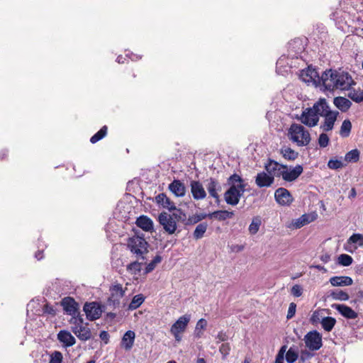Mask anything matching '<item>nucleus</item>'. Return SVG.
<instances>
[{
	"instance_id": "338daca9",
	"label": "nucleus",
	"mask_w": 363,
	"mask_h": 363,
	"mask_svg": "<svg viewBox=\"0 0 363 363\" xmlns=\"http://www.w3.org/2000/svg\"><path fill=\"white\" fill-rule=\"evenodd\" d=\"M357 196V192H356V190L354 188H352V189L350 190V194H349V198L350 199H354Z\"/></svg>"
},
{
	"instance_id": "2eb2a0df",
	"label": "nucleus",
	"mask_w": 363,
	"mask_h": 363,
	"mask_svg": "<svg viewBox=\"0 0 363 363\" xmlns=\"http://www.w3.org/2000/svg\"><path fill=\"white\" fill-rule=\"evenodd\" d=\"M83 309L89 320H96L101 315V309L95 302L86 303Z\"/></svg>"
},
{
	"instance_id": "7c9ffc66",
	"label": "nucleus",
	"mask_w": 363,
	"mask_h": 363,
	"mask_svg": "<svg viewBox=\"0 0 363 363\" xmlns=\"http://www.w3.org/2000/svg\"><path fill=\"white\" fill-rule=\"evenodd\" d=\"M145 301V296L140 294L133 296L131 302L128 305V309L133 311L139 308Z\"/></svg>"
},
{
	"instance_id": "5fc2aeb1",
	"label": "nucleus",
	"mask_w": 363,
	"mask_h": 363,
	"mask_svg": "<svg viewBox=\"0 0 363 363\" xmlns=\"http://www.w3.org/2000/svg\"><path fill=\"white\" fill-rule=\"evenodd\" d=\"M230 185L246 184L244 180L237 174H234L229 178Z\"/></svg>"
},
{
	"instance_id": "69168bd1",
	"label": "nucleus",
	"mask_w": 363,
	"mask_h": 363,
	"mask_svg": "<svg viewBox=\"0 0 363 363\" xmlns=\"http://www.w3.org/2000/svg\"><path fill=\"white\" fill-rule=\"evenodd\" d=\"M286 348H287V346H286V345H283V346L280 348V350H279V352H278V354H279V355H282V356H284V357L285 353H286Z\"/></svg>"
},
{
	"instance_id": "9b49d317",
	"label": "nucleus",
	"mask_w": 363,
	"mask_h": 363,
	"mask_svg": "<svg viewBox=\"0 0 363 363\" xmlns=\"http://www.w3.org/2000/svg\"><path fill=\"white\" fill-rule=\"evenodd\" d=\"M274 199L277 203L281 206H290L294 201V198L289 191L282 187L275 191Z\"/></svg>"
},
{
	"instance_id": "f3484780",
	"label": "nucleus",
	"mask_w": 363,
	"mask_h": 363,
	"mask_svg": "<svg viewBox=\"0 0 363 363\" xmlns=\"http://www.w3.org/2000/svg\"><path fill=\"white\" fill-rule=\"evenodd\" d=\"M302 172L303 167L301 165H297L292 169H289L286 165V169L284 170L281 177L285 181L291 182L298 178Z\"/></svg>"
},
{
	"instance_id": "bf43d9fd",
	"label": "nucleus",
	"mask_w": 363,
	"mask_h": 363,
	"mask_svg": "<svg viewBox=\"0 0 363 363\" xmlns=\"http://www.w3.org/2000/svg\"><path fill=\"white\" fill-rule=\"evenodd\" d=\"M296 304L294 303H291L289 304L288 313H287V315H286L287 319H291V318H293L294 316L295 313H296Z\"/></svg>"
},
{
	"instance_id": "aec40b11",
	"label": "nucleus",
	"mask_w": 363,
	"mask_h": 363,
	"mask_svg": "<svg viewBox=\"0 0 363 363\" xmlns=\"http://www.w3.org/2000/svg\"><path fill=\"white\" fill-rule=\"evenodd\" d=\"M72 331L76 335V336L82 341H86L91 337V333L89 328L82 324L79 328L71 327Z\"/></svg>"
},
{
	"instance_id": "4c0bfd02",
	"label": "nucleus",
	"mask_w": 363,
	"mask_h": 363,
	"mask_svg": "<svg viewBox=\"0 0 363 363\" xmlns=\"http://www.w3.org/2000/svg\"><path fill=\"white\" fill-rule=\"evenodd\" d=\"M206 218H208V214L207 213H199V214H195L191 216H189L187 218V220L185 223V225H194L203 219H205Z\"/></svg>"
},
{
	"instance_id": "412c9836",
	"label": "nucleus",
	"mask_w": 363,
	"mask_h": 363,
	"mask_svg": "<svg viewBox=\"0 0 363 363\" xmlns=\"http://www.w3.org/2000/svg\"><path fill=\"white\" fill-rule=\"evenodd\" d=\"M191 191L194 199L200 200L206 197V194L199 182L193 181L191 183Z\"/></svg>"
},
{
	"instance_id": "603ef678",
	"label": "nucleus",
	"mask_w": 363,
	"mask_h": 363,
	"mask_svg": "<svg viewBox=\"0 0 363 363\" xmlns=\"http://www.w3.org/2000/svg\"><path fill=\"white\" fill-rule=\"evenodd\" d=\"M175 211L171 216H173L174 219H177V221L185 222L187 220L186 213L181 209H173Z\"/></svg>"
},
{
	"instance_id": "393cba45",
	"label": "nucleus",
	"mask_w": 363,
	"mask_h": 363,
	"mask_svg": "<svg viewBox=\"0 0 363 363\" xmlns=\"http://www.w3.org/2000/svg\"><path fill=\"white\" fill-rule=\"evenodd\" d=\"M135 333L132 330H128L122 337L121 345L125 350H130L134 344Z\"/></svg>"
},
{
	"instance_id": "cd10ccee",
	"label": "nucleus",
	"mask_w": 363,
	"mask_h": 363,
	"mask_svg": "<svg viewBox=\"0 0 363 363\" xmlns=\"http://www.w3.org/2000/svg\"><path fill=\"white\" fill-rule=\"evenodd\" d=\"M315 219L313 216L309 214H303L300 218L296 219L291 224L292 227L296 229L301 228V227L310 223Z\"/></svg>"
},
{
	"instance_id": "39448f33",
	"label": "nucleus",
	"mask_w": 363,
	"mask_h": 363,
	"mask_svg": "<svg viewBox=\"0 0 363 363\" xmlns=\"http://www.w3.org/2000/svg\"><path fill=\"white\" fill-rule=\"evenodd\" d=\"M247 184L230 185L224 194L225 201L231 206L237 205L245 191Z\"/></svg>"
},
{
	"instance_id": "3c124183",
	"label": "nucleus",
	"mask_w": 363,
	"mask_h": 363,
	"mask_svg": "<svg viewBox=\"0 0 363 363\" xmlns=\"http://www.w3.org/2000/svg\"><path fill=\"white\" fill-rule=\"evenodd\" d=\"M323 311L317 310L313 313V314L310 318V321L312 324L314 325V324H317L318 323H321L322 318H324V317L323 316Z\"/></svg>"
},
{
	"instance_id": "6e6552de",
	"label": "nucleus",
	"mask_w": 363,
	"mask_h": 363,
	"mask_svg": "<svg viewBox=\"0 0 363 363\" xmlns=\"http://www.w3.org/2000/svg\"><path fill=\"white\" fill-rule=\"evenodd\" d=\"M306 346L311 351L319 350L322 345V336L317 330L308 332L304 337Z\"/></svg>"
},
{
	"instance_id": "20e7f679",
	"label": "nucleus",
	"mask_w": 363,
	"mask_h": 363,
	"mask_svg": "<svg viewBox=\"0 0 363 363\" xmlns=\"http://www.w3.org/2000/svg\"><path fill=\"white\" fill-rule=\"evenodd\" d=\"M127 245L130 252L138 258L144 259V255L148 252L147 247L149 245L143 236L135 235L130 238Z\"/></svg>"
},
{
	"instance_id": "5701e85b",
	"label": "nucleus",
	"mask_w": 363,
	"mask_h": 363,
	"mask_svg": "<svg viewBox=\"0 0 363 363\" xmlns=\"http://www.w3.org/2000/svg\"><path fill=\"white\" fill-rule=\"evenodd\" d=\"M138 227L146 232H152L154 228L152 220L147 216H140L135 221Z\"/></svg>"
},
{
	"instance_id": "6ab92c4d",
	"label": "nucleus",
	"mask_w": 363,
	"mask_h": 363,
	"mask_svg": "<svg viewBox=\"0 0 363 363\" xmlns=\"http://www.w3.org/2000/svg\"><path fill=\"white\" fill-rule=\"evenodd\" d=\"M168 189L177 197H182L186 193V187L184 184L179 179H174L171 184H169Z\"/></svg>"
},
{
	"instance_id": "dca6fc26",
	"label": "nucleus",
	"mask_w": 363,
	"mask_h": 363,
	"mask_svg": "<svg viewBox=\"0 0 363 363\" xmlns=\"http://www.w3.org/2000/svg\"><path fill=\"white\" fill-rule=\"evenodd\" d=\"M274 181L273 177L264 171L258 173L255 177V184L259 188L269 187L273 184Z\"/></svg>"
},
{
	"instance_id": "f704fd0d",
	"label": "nucleus",
	"mask_w": 363,
	"mask_h": 363,
	"mask_svg": "<svg viewBox=\"0 0 363 363\" xmlns=\"http://www.w3.org/2000/svg\"><path fill=\"white\" fill-rule=\"evenodd\" d=\"M352 129V123L349 119H345L343 121L340 130V135L342 138H347L350 135Z\"/></svg>"
},
{
	"instance_id": "4d7b16f0",
	"label": "nucleus",
	"mask_w": 363,
	"mask_h": 363,
	"mask_svg": "<svg viewBox=\"0 0 363 363\" xmlns=\"http://www.w3.org/2000/svg\"><path fill=\"white\" fill-rule=\"evenodd\" d=\"M329 137L328 136V135L326 133H321L319 136V138H318V144L320 145V147H325L328 146V143H329Z\"/></svg>"
},
{
	"instance_id": "ea45409f",
	"label": "nucleus",
	"mask_w": 363,
	"mask_h": 363,
	"mask_svg": "<svg viewBox=\"0 0 363 363\" xmlns=\"http://www.w3.org/2000/svg\"><path fill=\"white\" fill-rule=\"evenodd\" d=\"M298 357V352L293 347H290L286 353V360L288 363H294Z\"/></svg>"
},
{
	"instance_id": "bb28decb",
	"label": "nucleus",
	"mask_w": 363,
	"mask_h": 363,
	"mask_svg": "<svg viewBox=\"0 0 363 363\" xmlns=\"http://www.w3.org/2000/svg\"><path fill=\"white\" fill-rule=\"evenodd\" d=\"M330 283L334 286H343L352 285L353 281L350 277L341 276L330 278Z\"/></svg>"
},
{
	"instance_id": "09e8293b",
	"label": "nucleus",
	"mask_w": 363,
	"mask_h": 363,
	"mask_svg": "<svg viewBox=\"0 0 363 363\" xmlns=\"http://www.w3.org/2000/svg\"><path fill=\"white\" fill-rule=\"evenodd\" d=\"M142 263L137 261L133 262L127 266V270L132 274H137L141 271Z\"/></svg>"
},
{
	"instance_id": "72a5a7b5",
	"label": "nucleus",
	"mask_w": 363,
	"mask_h": 363,
	"mask_svg": "<svg viewBox=\"0 0 363 363\" xmlns=\"http://www.w3.org/2000/svg\"><path fill=\"white\" fill-rule=\"evenodd\" d=\"M335 323L336 320L333 317H324V318H322L321 320L322 327L327 332L331 331Z\"/></svg>"
},
{
	"instance_id": "423d86ee",
	"label": "nucleus",
	"mask_w": 363,
	"mask_h": 363,
	"mask_svg": "<svg viewBox=\"0 0 363 363\" xmlns=\"http://www.w3.org/2000/svg\"><path fill=\"white\" fill-rule=\"evenodd\" d=\"M126 289L127 288L123 289L121 284H113L109 288L110 295L107 304L113 308L119 307L121 299L125 296Z\"/></svg>"
},
{
	"instance_id": "1a4fd4ad",
	"label": "nucleus",
	"mask_w": 363,
	"mask_h": 363,
	"mask_svg": "<svg viewBox=\"0 0 363 363\" xmlns=\"http://www.w3.org/2000/svg\"><path fill=\"white\" fill-rule=\"evenodd\" d=\"M158 221L167 233L169 234L175 233L177 230V222L174 219L173 216L166 212H162L158 216Z\"/></svg>"
},
{
	"instance_id": "de8ad7c7",
	"label": "nucleus",
	"mask_w": 363,
	"mask_h": 363,
	"mask_svg": "<svg viewBox=\"0 0 363 363\" xmlns=\"http://www.w3.org/2000/svg\"><path fill=\"white\" fill-rule=\"evenodd\" d=\"M348 243H355L359 247L363 246V235L359 233H354L347 240Z\"/></svg>"
},
{
	"instance_id": "7ed1b4c3",
	"label": "nucleus",
	"mask_w": 363,
	"mask_h": 363,
	"mask_svg": "<svg viewBox=\"0 0 363 363\" xmlns=\"http://www.w3.org/2000/svg\"><path fill=\"white\" fill-rule=\"evenodd\" d=\"M290 139L296 143L298 146L307 145L311 140L309 132L305 128L297 123H292L289 129Z\"/></svg>"
},
{
	"instance_id": "58836bf2",
	"label": "nucleus",
	"mask_w": 363,
	"mask_h": 363,
	"mask_svg": "<svg viewBox=\"0 0 363 363\" xmlns=\"http://www.w3.org/2000/svg\"><path fill=\"white\" fill-rule=\"evenodd\" d=\"M330 296L333 299L340 301H347L350 298L347 293L342 290L333 291L330 294Z\"/></svg>"
},
{
	"instance_id": "2f4dec72",
	"label": "nucleus",
	"mask_w": 363,
	"mask_h": 363,
	"mask_svg": "<svg viewBox=\"0 0 363 363\" xmlns=\"http://www.w3.org/2000/svg\"><path fill=\"white\" fill-rule=\"evenodd\" d=\"M219 189H220V186L216 180L211 179L207 186L209 194L215 199H218L217 191Z\"/></svg>"
},
{
	"instance_id": "a211bd4d",
	"label": "nucleus",
	"mask_w": 363,
	"mask_h": 363,
	"mask_svg": "<svg viewBox=\"0 0 363 363\" xmlns=\"http://www.w3.org/2000/svg\"><path fill=\"white\" fill-rule=\"evenodd\" d=\"M332 307L336 309L342 316L348 319H354L357 313L350 307L343 304H333Z\"/></svg>"
},
{
	"instance_id": "f03ea898",
	"label": "nucleus",
	"mask_w": 363,
	"mask_h": 363,
	"mask_svg": "<svg viewBox=\"0 0 363 363\" xmlns=\"http://www.w3.org/2000/svg\"><path fill=\"white\" fill-rule=\"evenodd\" d=\"M327 108H329V106L326 99H320L313 107L306 108L296 118L308 127H314L319 121V116H321L323 111H326Z\"/></svg>"
},
{
	"instance_id": "f8f14e48",
	"label": "nucleus",
	"mask_w": 363,
	"mask_h": 363,
	"mask_svg": "<svg viewBox=\"0 0 363 363\" xmlns=\"http://www.w3.org/2000/svg\"><path fill=\"white\" fill-rule=\"evenodd\" d=\"M299 78L306 83L313 82L315 86H318L316 79L319 78V73L317 69L308 66L306 69L301 71Z\"/></svg>"
},
{
	"instance_id": "473e14b6",
	"label": "nucleus",
	"mask_w": 363,
	"mask_h": 363,
	"mask_svg": "<svg viewBox=\"0 0 363 363\" xmlns=\"http://www.w3.org/2000/svg\"><path fill=\"white\" fill-rule=\"evenodd\" d=\"M207 321L204 318L199 319L196 325L195 330H194V336L196 338H200L203 336V330L206 328Z\"/></svg>"
},
{
	"instance_id": "9d476101",
	"label": "nucleus",
	"mask_w": 363,
	"mask_h": 363,
	"mask_svg": "<svg viewBox=\"0 0 363 363\" xmlns=\"http://www.w3.org/2000/svg\"><path fill=\"white\" fill-rule=\"evenodd\" d=\"M338 115V111H330V108H327L326 111H323V115H321V116L325 117V119L324 123L320 125V129L325 132L332 130Z\"/></svg>"
},
{
	"instance_id": "864d4df0",
	"label": "nucleus",
	"mask_w": 363,
	"mask_h": 363,
	"mask_svg": "<svg viewBox=\"0 0 363 363\" xmlns=\"http://www.w3.org/2000/svg\"><path fill=\"white\" fill-rule=\"evenodd\" d=\"M62 354L60 351H55L50 354L49 363H62Z\"/></svg>"
},
{
	"instance_id": "0e129e2a",
	"label": "nucleus",
	"mask_w": 363,
	"mask_h": 363,
	"mask_svg": "<svg viewBox=\"0 0 363 363\" xmlns=\"http://www.w3.org/2000/svg\"><path fill=\"white\" fill-rule=\"evenodd\" d=\"M284 357L282 355L277 354L274 363H284Z\"/></svg>"
},
{
	"instance_id": "4be33fe9",
	"label": "nucleus",
	"mask_w": 363,
	"mask_h": 363,
	"mask_svg": "<svg viewBox=\"0 0 363 363\" xmlns=\"http://www.w3.org/2000/svg\"><path fill=\"white\" fill-rule=\"evenodd\" d=\"M57 339L66 347H71L76 343L74 337L67 330H60L57 334Z\"/></svg>"
},
{
	"instance_id": "0eeeda50",
	"label": "nucleus",
	"mask_w": 363,
	"mask_h": 363,
	"mask_svg": "<svg viewBox=\"0 0 363 363\" xmlns=\"http://www.w3.org/2000/svg\"><path fill=\"white\" fill-rule=\"evenodd\" d=\"M191 319L190 315H184L172 325L170 328L171 333L174 335L176 341L180 342L182 340L181 333L185 331L188 323Z\"/></svg>"
},
{
	"instance_id": "6e6d98bb",
	"label": "nucleus",
	"mask_w": 363,
	"mask_h": 363,
	"mask_svg": "<svg viewBox=\"0 0 363 363\" xmlns=\"http://www.w3.org/2000/svg\"><path fill=\"white\" fill-rule=\"evenodd\" d=\"M230 351V346L229 343H223L219 347V352L222 354L223 359H225L229 354Z\"/></svg>"
},
{
	"instance_id": "774afa93",
	"label": "nucleus",
	"mask_w": 363,
	"mask_h": 363,
	"mask_svg": "<svg viewBox=\"0 0 363 363\" xmlns=\"http://www.w3.org/2000/svg\"><path fill=\"white\" fill-rule=\"evenodd\" d=\"M321 260L323 261L324 262H328L330 260V256L328 255L322 256Z\"/></svg>"
},
{
	"instance_id": "f257e3e1",
	"label": "nucleus",
	"mask_w": 363,
	"mask_h": 363,
	"mask_svg": "<svg viewBox=\"0 0 363 363\" xmlns=\"http://www.w3.org/2000/svg\"><path fill=\"white\" fill-rule=\"evenodd\" d=\"M318 86H323L324 90L333 91L335 89H348L354 84L352 77L347 72H340L336 69H329L324 71L316 79Z\"/></svg>"
},
{
	"instance_id": "37998d69",
	"label": "nucleus",
	"mask_w": 363,
	"mask_h": 363,
	"mask_svg": "<svg viewBox=\"0 0 363 363\" xmlns=\"http://www.w3.org/2000/svg\"><path fill=\"white\" fill-rule=\"evenodd\" d=\"M71 318L69 320V323L72 325V327H77L79 328L82 324H84V319L79 313H77L75 315H71Z\"/></svg>"
},
{
	"instance_id": "c756f323",
	"label": "nucleus",
	"mask_w": 363,
	"mask_h": 363,
	"mask_svg": "<svg viewBox=\"0 0 363 363\" xmlns=\"http://www.w3.org/2000/svg\"><path fill=\"white\" fill-rule=\"evenodd\" d=\"M348 97L356 103L363 102V90L361 89H355L349 86Z\"/></svg>"
},
{
	"instance_id": "e2e57ef3",
	"label": "nucleus",
	"mask_w": 363,
	"mask_h": 363,
	"mask_svg": "<svg viewBox=\"0 0 363 363\" xmlns=\"http://www.w3.org/2000/svg\"><path fill=\"white\" fill-rule=\"evenodd\" d=\"M217 337L221 340V341H225L227 340V336L225 335V333H223V332H220L218 334V336Z\"/></svg>"
},
{
	"instance_id": "c03bdc74",
	"label": "nucleus",
	"mask_w": 363,
	"mask_h": 363,
	"mask_svg": "<svg viewBox=\"0 0 363 363\" xmlns=\"http://www.w3.org/2000/svg\"><path fill=\"white\" fill-rule=\"evenodd\" d=\"M352 261V257L346 254H342L338 257V264L344 267L350 266Z\"/></svg>"
},
{
	"instance_id": "c9c22d12",
	"label": "nucleus",
	"mask_w": 363,
	"mask_h": 363,
	"mask_svg": "<svg viewBox=\"0 0 363 363\" xmlns=\"http://www.w3.org/2000/svg\"><path fill=\"white\" fill-rule=\"evenodd\" d=\"M208 228V224L205 222L199 224L194 231V237L196 240L201 239L203 237Z\"/></svg>"
},
{
	"instance_id": "052dcab7",
	"label": "nucleus",
	"mask_w": 363,
	"mask_h": 363,
	"mask_svg": "<svg viewBox=\"0 0 363 363\" xmlns=\"http://www.w3.org/2000/svg\"><path fill=\"white\" fill-rule=\"evenodd\" d=\"M43 311L45 313L50 314V315H55V309L53 308V307L52 306H50L49 304H45L43 306Z\"/></svg>"
},
{
	"instance_id": "680f3d73",
	"label": "nucleus",
	"mask_w": 363,
	"mask_h": 363,
	"mask_svg": "<svg viewBox=\"0 0 363 363\" xmlns=\"http://www.w3.org/2000/svg\"><path fill=\"white\" fill-rule=\"evenodd\" d=\"M99 337L102 340H104L105 342L107 343L109 338V335L106 331H101L100 333Z\"/></svg>"
},
{
	"instance_id": "79ce46f5",
	"label": "nucleus",
	"mask_w": 363,
	"mask_h": 363,
	"mask_svg": "<svg viewBox=\"0 0 363 363\" xmlns=\"http://www.w3.org/2000/svg\"><path fill=\"white\" fill-rule=\"evenodd\" d=\"M283 157L284 159H296L298 156V153L293 150H291L290 147H284L281 150Z\"/></svg>"
},
{
	"instance_id": "ddd939ff",
	"label": "nucleus",
	"mask_w": 363,
	"mask_h": 363,
	"mask_svg": "<svg viewBox=\"0 0 363 363\" xmlns=\"http://www.w3.org/2000/svg\"><path fill=\"white\" fill-rule=\"evenodd\" d=\"M61 306L65 312L69 315L79 313V303L72 297L67 296L62 299Z\"/></svg>"
},
{
	"instance_id": "13d9d810",
	"label": "nucleus",
	"mask_w": 363,
	"mask_h": 363,
	"mask_svg": "<svg viewBox=\"0 0 363 363\" xmlns=\"http://www.w3.org/2000/svg\"><path fill=\"white\" fill-rule=\"evenodd\" d=\"M291 293L295 297H300L303 294V289L300 285L296 284L292 286Z\"/></svg>"
},
{
	"instance_id": "8fccbe9b",
	"label": "nucleus",
	"mask_w": 363,
	"mask_h": 363,
	"mask_svg": "<svg viewBox=\"0 0 363 363\" xmlns=\"http://www.w3.org/2000/svg\"><path fill=\"white\" fill-rule=\"evenodd\" d=\"M260 225H261V220L259 218H253L252 223H250V225L249 226V232L250 233V234H252V235L256 234L259 229Z\"/></svg>"
},
{
	"instance_id": "e433bc0d",
	"label": "nucleus",
	"mask_w": 363,
	"mask_h": 363,
	"mask_svg": "<svg viewBox=\"0 0 363 363\" xmlns=\"http://www.w3.org/2000/svg\"><path fill=\"white\" fill-rule=\"evenodd\" d=\"M108 128L106 125H104L96 133H95L91 138L90 142L92 144L97 143L98 141L103 139L107 134Z\"/></svg>"
},
{
	"instance_id": "a18cd8bd",
	"label": "nucleus",
	"mask_w": 363,
	"mask_h": 363,
	"mask_svg": "<svg viewBox=\"0 0 363 363\" xmlns=\"http://www.w3.org/2000/svg\"><path fill=\"white\" fill-rule=\"evenodd\" d=\"M162 261V257L160 255L155 256L153 259L147 265L145 268V273L148 274L151 272L155 268L156 265L160 263Z\"/></svg>"
},
{
	"instance_id": "4468645a",
	"label": "nucleus",
	"mask_w": 363,
	"mask_h": 363,
	"mask_svg": "<svg viewBox=\"0 0 363 363\" xmlns=\"http://www.w3.org/2000/svg\"><path fill=\"white\" fill-rule=\"evenodd\" d=\"M264 169L274 179L275 177H280L282 176L284 170L286 169V165L279 164L276 160H269L264 164Z\"/></svg>"
},
{
	"instance_id": "c85d7f7f",
	"label": "nucleus",
	"mask_w": 363,
	"mask_h": 363,
	"mask_svg": "<svg viewBox=\"0 0 363 363\" xmlns=\"http://www.w3.org/2000/svg\"><path fill=\"white\" fill-rule=\"evenodd\" d=\"M234 215L233 211H228L225 210L216 211L213 213H208V218H215L218 220H225L227 218H232Z\"/></svg>"
},
{
	"instance_id": "a878e982",
	"label": "nucleus",
	"mask_w": 363,
	"mask_h": 363,
	"mask_svg": "<svg viewBox=\"0 0 363 363\" xmlns=\"http://www.w3.org/2000/svg\"><path fill=\"white\" fill-rule=\"evenodd\" d=\"M334 105L342 112L347 111L352 106V102L342 96H337L333 100Z\"/></svg>"
},
{
	"instance_id": "b1692460",
	"label": "nucleus",
	"mask_w": 363,
	"mask_h": 363,
	"mask_svg": "<svg viewBox=\"0 0 363 363\" xmlns=\"http://www.w3.org/2000/svg\"><path fill=\"white\" fill-rule=\"evenodd\" d=\"M155 201L157 204L162 206L163 208H167L169 211H173V209H176V206L173 201L170 200L169 198L167 196V195L164 193L159 194L155 197Z\"/></svg>"
},
{
	"instance_id": "49530a36",
	"label": "nucleus",
	"mask_w": 363,
	"mask_h": 363,
	"mask_svg": "<svg viewBox=\"0 0 363 363\" xmlns=\"http://www.w3.org/2000/svg\"><path fill=\"white\" fill-rule=\"evenodd\" d=\"M348 160H328V166L330 169H337L347 165Z\"/></svg>"
},
{
	"instance_id": "a19ab883",
	"label": "nucleus",
	"mask_w": 363,
	"mask_h": 363,
	"mask_svg": "<svg viewBox=\"0 0 363 363\" xmlns=\"http://www.w3.org/2000/svg\"><path fill=\"white\" fill-rule=\"evenodd\" d=\"M360 151L358 149H353L345 154V157L335 156L332 159H359Z\"/></svg>"
}]
</instances>
